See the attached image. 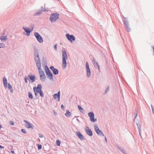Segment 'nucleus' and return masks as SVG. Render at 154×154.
<instances>
[{
    "label": "nucleus",
    "instance_id": "24",
    "mask_svg": "<svg viewBox=\"0 0 154 154\" xmlns=\"http://www.w3.org/2000/svg\"><path fill=\"white\" fill-rule=\"evenodd\" d=\"M78 108L79 110L81 112H82L84 111L83 109L79 105L78 106Z\"/></svg>",
    "mask_w": 154,
    "mask_h": 154
},
{
    "label": "nucleus",
    "instance_id": "38",
    "mask_svg": "<svg viewBox=\"0 0 154 154\" xmlns=\"http://www.w3.org/2000/svg\"><path fill=\"white\" fill-rule=\"evenodd\" d=\"M11 153H13V154H14V151H13V150H11Z\"/></svg>",
    "mask_w": 154,
    "mask_h": 154
},
{
    "label": "nucleus",
    "instance_id": "21",
    "mask_svg": "<svg viewBox=\"0 0 154 154\" xmlns=\"http://www.w3.org/2000/svg\"><path fill=\"white\" fill-rule=\"evenodd\" d=\"M124 25L125 26L126 29L128 31H129L130 30V28L128 27V24L127 23H124Z\"/></svg>",
    "mask_w": 154,
    "mask_h": 154
},
{
    "label": "nucleus",
    "instance_id": "29",
    "mask_svg": "<svg viewBox=\"0 0 154 154\" xmlns=\"http://www.w3.org/2000/svg\"><path fill=\"white\" fill-rule=\"evenodd\" d=\"M5 47V45L3 43H0V48H3Z\"/></svg>",
    "mask_w": 154,
    "mask_h": 154
},
{
    "label": "nucleus",
    "instance_id": "6",
    "mask_svg": "<svg viewBox=\"0 0 154 154\" xmlns=\"http://www.w3.org/2000/svg\"><path fill=\"white\" fill-rule=\"evenodd\" d=\"M66 37L68 39L72 42L73 41L75 40V37L73 35H70L69 34H66Z\"/></svg>",
    "mask_w": 154,
    "mask_h": 154
},
{
    "label": "nucleus",
    "instance_id": "12",
    "mask_svg": "<svg viewBox=\"0 0 154 154\" xmlns=\"http://www.w3.org/2000/svg\"><path fill=\"white\" fill-rule=\"evenodd\" d=\"M50 68L53 71L54 74L57 75L58 74V70L57 69L55 68L53 66H51L50 67Z\"/></svg>",
    "mask_w": 154,
    "mask_h": 154
},
{
    "label": "nucleus",
    "instance_id": "13",
    "mask_svg": "<svg viewBox=\"0 0 154 154\" xmlns=\"http://www.w3.org/2000/svg\"><path fill=\"white\" fill-rule=\"evenodd\" d=\"M60 92L59 91L58 93L57 94H54L53 95L55 99H58V100H60Z\"/></svg>",
    "mask_w": 154,
    "mask_h": 154
},
{
    "label": "nucleus",
    "instance_id": "31",
    "mask_svg": "<svg viewBox=\"0 0 154 154\" xmlns=\"http://www.w3.org/2000/svg\"><path fill=\"white\" fill-rule=\"evenodd\" d=\"M21 131L22 132H23V133L26 134V131L25 129H21Z\"/></svg>",
    "mask_w": 154,
    "mask_h": 154
},
{
    "label": "nucleus",
    "instance_id": "39",
    "mask_svg": "<svg viewBox=\"0 0 154 154\" xmlns=\"http://www.w3.org/2000/svg\"><path fill=\"white\" fill-rule=\"evenodd\" d=\"M0 148H1V149H2V148H4V147H3V146H1V145H0Z\"/></svg>",
    "mask_w": 154,
    "mask_h": 154
},
{
    "label": "nucleus",
    "instance_id": "7",
    "mask_svg": "<svg viewBox=\"0 0 154 154\" xmlns=\"http://www.w3.org/2000/svg\"><path fill=\"white\" fill-rule=\"evenodd\" d=\"M88 116L90 117V119L91 122H94L97 121V119H94V114L92 112H90L88 113Z\"/></svg>",
    "mask_w": 154,
    "mask_h": 154
},
{
    "label": "nucleus",
    "instance_id": "10",
    "mask_svg": "<svg viewBox=\"0 0 154 154\" xmlns=\"http://www.w3.org/2000/svg\"><path fill=\"white\" fill-rule=\"evenodd\" d=\"M24 121L26 123L25 126L26 127L28 128H31L32 129H33V125L32 124H30L26 120H24Z\"/></svg>",
    "mask_w": 154,
    "mask_h": 154
},
{
    "label": "nucleus",
    "instance_id": "32",
    "mask_svg": "<svg viewBox=\"0 0 154 154\" xmlns=\"http://www.w3.org/2000/svg\"><path fill=\"white\" fill-rule=\"evenodd\" d=\"M151 107L152 109V113L154 114V108L152 105H151Z\"/></svg>",
    "mask_w": 154,
    "mask_h": 154
},
{
    "label": "nucleus",
    "instance_id": "17",
    "mask_svg": "<svg viewBox=\"0 0 154 154\" xmlns=\"http://www.w3.org/2000/svg\"><path fill=\"white\" fill-rule=\"evenodd\" d=\"M29 79L32 81V82H34L35 81V76L33 75H28Z\"/></svg>",
    "mask_w": 154,
    "mask_h": 154
},
{
    "label": "nucleus",
    "instance_id": "19",
    "mask_svg": "<svg viewBox=\"0 0 154 154\" xmlns=\"http://www.w3.org/2000/svg\"><path fill=\"white\" fill-rule=\"evenodd\" d=\"M65 116L67 117H69L71 116V113L68 110L66 111V112L65 114Z\"/></svg>",
    "mask_w": 154,
    "mask_h": 154
},
{
    "label": "nucleus",
    "instance_id": "41",
    "mask_svg": "<svg viewBox=\"0 0 154 154\" xmlns=\"http://www.w3.org/2000/svg\"><path fill=\"white\" fill-rule=\"evenodd\" d=\"M2 128V126L0 124V129Z\"/></svg>",
    "mask_w": 154,
    "mask_h": 154
},
{
    "label": "nucleus",
    "instance_id": "5",
    "mask_svg": "<svg viewBox=\"0 0 154 154\" xmlns=\"http://www.w3.org/2000/svg\"><path fill=\"white\" fill-rule=\"evenodd\" d=\"M34 35L37 39L38 41L40 43H42L43 42V40L42 38L38 32H36L35 33Z\"/></svg>",
    "mask_w": 154,
    "mask_h": 154
},
{
    "label": "nucleus",
    "instance_id": "25",
    "mask_svg": "<svg viewBox=\"0 0 154 154\" xmlns=\"http://www.w3.org/2000/svg\"><path fill=\"white\" fill-rule=\"evenodd\" d=\"M29 79V77L28 76H25L24 78L25 82L26 83H27V80Z\"/></svg>",
    "mask_w": 154,
    "mask_h": 154
},
{
    "label": "nucleus",
    "instance_id": "26",
    "mask_svg": "<svg viewBox=\"0 0 154 154\" xmlns=\"http://www.w3.org/2000/svg\"><path fill=\"white\" fill-rule=\"evenodd\" d=\"M39 93L40 96L42 97H43L44 96L43 93V91L42 90H41Z\"/></svg>",
    "mask_w": 154,
    "mask_h": 154
},
{
    "label": "nucleus",
    "instance_id": "27",
    "mask_svg": "<svg viewBox=\"0 0 154 154\" xmlns=\"http://www.w3.org/2000/svg\"><path fill=\"white\" fill-rule=\"evenodd\" d=\"M94 127V129L96 131H97L99 129L98 127V126L97 125H95Z\"/></svg>",
    "mask_w": 154,
    "mask_h": 154
},
{
    "label": "nucleus",
    "instance_id": "20",
    "mask_svg": "<svg viewBox=\"0 0 154 154\" xmlns=\"http://www.w3.org/2000/svg\"><path fill=\"white\" fill-rule=\"evenodd\" d=\"M8 88L10 90L11 92V93H13V90L12 89V86H11V85L9 84H8Z\"/></svg>",
    "mask_w": 154,
    "mask_h": 154
},
{
    "label": "nucleus",
    "instance_id": "16",
    "mask_svg": "<svg viewBox=\"0 0 154 154\" xmlns=\"http://www.w3.org/2000/svg\"><path fill=\"white\" fill-rule=\"evenodd\" d=\"M4 86L5 88H7V81L6 78L4 77L3 79Z\"/></svg>",
    "mask_w": 154,
    "mask_h": 154
},
{
    "label": "nucleus",
    "instance_id": "3",
    "mask_svg": "<svg viewBox=\"0 0 154 154\" xmlns=\"http://www.w3.org/2000/svg\"><path fill=\"white\" fill-rule=\"evenodd\" d=\"M42 85L41 84L38 85L37 87H33V91L35 96H37L38 94L42 90Z\"/></svg>",
    "mask_w": 154,
    "mask_h": 154
},
{
    "label": "nucleus",
    "instance_id": "11",
    "mask_svg": "<svg viewBox=\"0 0 154 154\" xmlns=\"http://www.w3.org/2000/svg\"><path fill=\"white\" fill-rule=\"evenodd\" d=\"M23 29L25 30V32L27 33V34H26L28 36L30 35V33L31 32L33 29V28H32L31 29H29L28 28L26 27H23Z\"/></svg>",
    "mask_w": 154,
    "mask_h": 154
},
{
    "label": "nucleus",
    "instance_id": "37",
    "mask_svg": "<svg viewBox=\"0 0 154 154\" xmlns=\"http://www.w3.org/2000/svg\"><path fill=\"white\" fill-rule=\"evenodd\" d=\"M54 48H55V50H57V45H55L54 46Z\"/></svg>",
    "mask_w": 154,
    "mask_h": 154
},
{
    "label": "nucleus",
    "instance_id": "35",
    "mask_svg": "<svg viewBox=\"0 0 154 154\" xmlns=\"http://www.w3.org/2000/svg\"><path fill=\"white\" fill-rule=\"evenodd\" d=\"M109 90V87H107L105 90V92H107Z\"/></svg>",
    "mask_w": 154,
    "mask_h": 154
},
{
    "label": "nucleus",
    "instance_id": "40",
    "mask_svg": "<svg viewBox=\"0 0 154 154\" xmlns=\"http://www.w3.org/2000/svg\"><path fill=\"white\" fill-rule=\"evenodd\" d=\"M105 140L106 142L107 141V139H106V137H105Z\"/></svg>",
    "mask_w": 154,
    "mask_h": 154
},
{
    "label": "nucleus",
    "instance_id": "4",
    "mask_svg": "<svg viewBox=\"0 0 154 154\" xmlns=\"http://www.w3.org/2000/svg\"><path fill=\"white\" fill-rule=\"evenodd\" d=\"M59 18V14H52L50 17V20L52 22L55 21Z\"/></svg>",
    "mask_w": 154,
    "mask_h": 154
},
{
    "label": "nucleus",
    "instance_id": "36",
    "mask_svg": "<svg viewBox=\"0 0 154 154\" xmlns=\"http://www.w3.org/2000/svg\"><path fill=\"white\" fill-rule=\"evenodd\" d=\"M61 108L63 109H64V106L63 105H61Z\"/></svg>",
    "mask_w": 154,
    "mask_h": 154
},
{
    "label": "nucleus",
    "instance_id": "22",
    "mask_svg": "<svg viewBox=\"0 0 154 154\" xmlns=\"http://www.w3.org/2000/svg\"><path fill=\"white\" fill-rule=\"evenodd\" d=\"M0 38L2 41H5L7 39V38L6 37L4 36H1Z\"/></svg>",
    "mask_w": 154,
    "mask_h": 154
},
{
    "label": "nucleus",
    "instance_id": "23",
    "mask_svg": "<svg viewBox=\"0 0 154 154\" xmlns=\"http://www.w3.org/2000/svg\"><path fill=\"white\" fill-rule=\"evenodd\" d=\"M28 96H29V99H32L33 98V96L32 95V93L29 92H28Z\"/></svg>",
    "mask_w": 154,
    "mask_h": 154
},
{
    "label": "nucleus",
    "instance_id": "30",
    "mask_svg": "<svg viewBox=\"0 0 154 154\" xmlns=\"http://www.w3.org/2000/svg\"><path fill=\"white\" fill-rule=\"evenodd\" d=\"M42 146L41 145L38 144V149H40L42 148Z\"/></svg>",
    "mask_w": 154,
    "mask_h": 154
},
{
    "label": "nucleus",
    "instance_id": "18",
    "mask_svg": "<svg viewBox=\"0 0 154 154\" xmlns=\"http://www.w3.org/2000/svg\"><path fill=\"white\" fill-rule=\"evenodd\" d=\"M96 132L98 135H100V136H104V135L103 134V133L99 129Z\"/></svg>",
    "mask_w": 154,
    "mask_h": 154
},
{
    "label": "nucleus",
    "instance_id": "14",
    "mask_svg": "<svg viewBox=\"0 0 154 154\" xmlns=\"http://www.w3.org/2000/svg\"><path fill=\"white\" fill-rule=\"evenodd\" d=\"M86 133L90 136L92 135L93 134L91 131L88 127H86L85 128Z\"/></svg>",
    "mask_w": 154,
    "mask_h": 154
},
{
    "label": "nucleus",
    "instance_id": "9",
    "mask_svg": "<svg viewBox=\"0 0 154 154\" xmlns=\"http://www.w3.org/2000/svg\"><path fill=\"white\" fill-rule=\"evenodd\" d=\"M46 72L48 77L49 78L50 80H53V74L51 72H50L49 69H48V70L46 71Z\"/></svg>",
    "mask_w": 154,
    "mask_h": 154
},
{
    "label": "nucleus",
    "instance_id": "43",
    "mask_svg": "<svg viewBox=\"0 0 154 154\" xmlns=\"http://www.w3.org/2000/svg\"><path fill=\"white\" fill-rule=\"evenodd\" d=\"M121 151L122 152H123V149H122V150H121Z\"/></svg>",
    "mask_w": 154,
    "mask_h": 154
},
{
    "label": "nucleus",
    "instance_id": "33",
    "mask_svg": "<svg viewBox=\"0 0 154 154\" xmlns=\"http://www.w3.org/2000/svg\"><path fill=\"white\" fill-rule=\"evenodd\" d=\"M10 124L11 125H14V123L12 121H10Z\"/></svg>",
    "mask_w": 154,
    "mask_h": 154
},
{
    "label": "nucleus",
    "instance_id": "8",
    "mask_svg": "<svg viewBox=\"0 0 154 154\" xmlns=\"http://www.w3.org/2000/svg\"><path fill=\"white\" fill-rule=\"evenodd\" d=\"M86 67L87 69V74L88 77H89L91 75V71L89 67L88 63L86 62Z\"/></svg>",
    "mask_w": 154,
    "mask_h": 154
},
{
    "label": "nucleus",
    "instance_id": "28",
    "mask_svg": "<svg viewBox=\"0 0 154 154\" xmlns=\"http://www.w3.org/2000/svg\"><path fill=\"white\" fill-rule=\"evenodd\" d=\"M56 144L58 146H60V141L58 140H57L56 141Z\"/></svg>",
    "mask_w": 154,
    "mask_h": 154
},
{
    "label": "nucleus",
    "instance_id": "42",
    "mask_svg": "<svg viewBox=\"0 0 154 154\" xmlns=\"http://www.w3.org/2000/svg\"><path fill=\"white\" fill-rule=\"evenodd\" d=\"M38 14H37V13H36V14H35V15H38Z\"/></svg>",
    "mask_w": 154,
    "mask_h": 154
},
{
    "label": "nucleus",
    "instance_id": "34",
    "mask_svg": "<svg viewBox=\"0 0 154 154\" xmlns=\"http://www.w3.org/2000/svg\"><path fill=\"white\" fill-rule=\"evenodd\" d=\"M39 137L40 138H42V137H43V135L42 134H39Z\"/></svg>",
    "mask_w": 154,
    "mask_h": 154
},
{
    "label": "nucleus",
    "instance_id": "15",
    "mask_svg": "<svg viewBox=\"0 0 154 154\" xmlns=\"http://www.w3.org/2000/svg\"><path fill=\"white\" fill-rule=\"evenodd\" d=\"M76 134L78 137L81 139L83 140L84 137L82 134L79 132H77Z\"/></svg>",
    "mask_w": 154,
    "mask_h": 154
},
{
    "label": "nucleus",
    "instance_id": "1",
    "mask_svg": "<svg viewBox=\"0 0 154 154\" xmlns=\"http://www.w3.org/2000/svg\"><path fill=\"white\" fill-rule=\"evenodd\" d=\"M35 60L38 69V70L40 80L42 81H45L46 76L44 71L41 69L40 60L39 57L38 51L36 50L35 52Z\"/></svg>",
    "mask_w": 154,
    "mask_h": 154
},
{
    "label": "nucleus",
    "instance_id": "2",
    "mask_svg": "<svg viewBox=\"0 0 154 154\" xmlns=\"http://www.w3.org/2000/svg\"><path fill=\"white\" fill-rule=\"evenodd\" d=\"M62 67L63 69L66 67V60L67 59V54L64 50L62 51Z\"/></svg>",
    "mask_w": 154,
    "mask_h": 154
}]
</instances>
